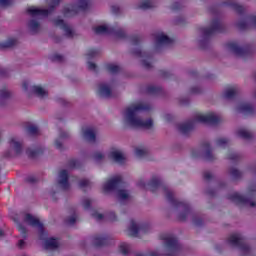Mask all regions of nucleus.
I'll return each mask as SVG.
<instances>
[{"mask_svg": "<svg viewBox=\"0 0 256 256\" xmlns=\"http://www.w3.org/2000/svg\"><path fill=\"white\" fill-rule=\"evenodd\" d=\"M148 187L152 193H155L158 189H162L163 193L166 195L167 201H169L174 209H181L182 212L178 215V219L180 221H187V216L191 213V206L185 201L175 199L173 192L169 190L167 184H164L159 176H152Z\"/></svg>", "mask_w": 256, "mask_h": 256, "instance_id": "obj_1", "label": "nucleus"}, {"mask_svg": "<svg viewBox=\"0 0 256 256\" xmlns=\"http://www.w3.org/2000/svg\"><path fill=\"white\" fill-rule=\"evenodd\" d=\"M149 109H151V107L144 104H136L126 108V121L130 127H134L135 129H151V127H153L152 119L143 121L136 117L137 111H149Z\"/></svg>", "mask_w": 256, "mask_h": 256, "instance_id": "obj_2", "label": "nucleus"}, {"mask_svg": "<svg viewBox=\"0 0 256 256\" xmlns=\"http://www.w3.org/2000/svg\"><path fill=\"white\" fill-rule=\"evenodd\" d=\"M195 123H204V125H219V123H221V118L215 115L213 112L198 114L194 120H188L182 124H179L178 131H180L182 135H188L190 131L195 129Z\"/></svg>", "mask_w": 256, "mask_h": 256, "instance_id": "obj_3", "label": "nucleus"}, {"mask_svg": "<svg viewBox=\"0 0 256 256\" xmlns=\"http://www.w3.org/2000/svg\"><path fill=\"white\" fill-rule=\"evenodd\" d=\"M226 30L227 28L225 27V24L221 22L219 17L212 20L210 27L200 28V31L204 37V39L200 40L199 42L201 49H205V47H207V43H209V37L215 35V33H225Z\"/></svg>", "mask_w": 256, "mask_h": 256, "instance_id": "obj_4", "label": "nucleus"}, {"mask_svg": "<svg viewBox=\"0 0 256 256\" xmlns=\"http://www.w3.org/2000/svg\"><path fill=\"white\" fill-rule=\"evenodd\" d=\"M160 239L164 241L165 247L168 251L165 256H177L179 251H181V244H179V239L173 234H162Z\"/></svg>", "mask_w": 256, "mask_h": 256, "instance_id": "obj_5", "label": "nucleus"}, {"mask_svg": "<svg viewBox=\"0 0 256 256\" xmlns=\"http://www.w3.org/2000/svg\"><path fill=\"white\" fill-rule=\"evenodd\" d=\"M96 35H115L117 39H127V34L123 29L113 27H107L105 25L97 26L93 28Z\"/></svg>", "mask_w": 256, "mask_h": 256, "instance_id": "obj_6", "label": "nucleus"}, {"mask_svg": "<svg viewBox=\"0 0 256 256\" xmlns=\"http://www.w3.org/2000/svg\"><path fill=\"white\" fill-rule=\"evenodd\" d=\"M227 241L232 247L240 249L242 253L248 254L251 252V247H249L247 240L241 234H231Z\"/></svg>", "mask_w": 256, "mask_h": 256, "instance_id": "obj_7", "label": "nucleus"}, {"mask_svg": "<svg viewBox=\"0 0 256 256\" xmlns=\"http://www.w3.org/2000/svg\"><path fill=\"white\" fill-rule=\"evenodd\" d=\"M61 3V0H52V4L49 9H39L35 7H30L27 9V13L32 17H48L55 11V7H57Z\"/></svg>", "mask_w": 256, "mask_h": 256, "instance_id": "obj_8", "label": "nucleus"}, {"mask_svg": "<svg viewBox=\"0 0 256 256\" xmlns=\"http://www.w3.org/2000/svg\"><path fill=\"white\" fill-rule=\"evenodd\" d=\"M226 47L227 49H229V51H232L234 55H236L237 57H243L244 59L246 57H249V55H251L252 52L250 45L239 47V45H237V43L235 42L226 43Z\"/></svg>", "mask_w": 256, "mask_h": 256, "instance_id": "obj_9", "label": "nucleus"}, {"mask_svg": "<svg viewBox=\"0 0 256 256\" xmlns=\"http://www.w3.org/2000/svg\"><path fill=\"white\" fill-rule=\"evenodd\" d=\"M24 221H25V223H28V225H31V227H37L39 229L40 239L44 240L45 237H47V232L45 231L43 223H41V221H39V219L35 218L31 214H26Z\"/></svg>", "mask_w": 256, "mask_h": 256, "instance_id": "obj_10", "label": "nucleus"}, {"mask_svg": "<svg viewBox=\"0 0 256 256\" xmlns=\"http://www.w3.org/2000/svg\"><path fill=\"white\" fill-rule=\"evenodd\" d=\"M119 187H125V182H123V177L116 176L110 180H108L103 185V191L104 193H109V191H117Z\"/></svg>", "mask_w": 256, "mask_h": 256, "instance_id": "obj_11", "label": "nucleus"}, {"mask_svg": "<svg viewBox=\"0 0 256 256\" xmlns=\"http://www.w3.org/2000/svg\"><path fill=\"white\" fill-rule=\"evenodd\" d=\"M229 201L236 203V205H250V207H256V203L249 200V198L242 196L238 192H234L228 195Z\"/></svg>", "mask_w": 256, "mask_h": 256, "instance_id": "obj_12", "label": "nucleus"}, {"mask_svg": "<svg viewBox=\"0 0 256 256\" xmlns=\"http://www.w3.org/2000/svg\"><path fill=\"white\" fill-rule=\"evenodd\" d=\"M151 226L149 224H142L140 226H137V223H135V220L130 221V227H129V232H130V237H137L140 233H147L150 231Z\"/></svg>", "mask_w": 256, "mask_h": 256, "instance_id": "obj_13", "label": "nucleus"}, {"mask_svg": "<svg viewBox=\"0 0 256 256\" xmlns=\"http://www.w3.org/2000/svg\"><path fill=\"white\" fill-rule=\"evenodd\" d=\"M111 243V237L109 235H96L93 237V245L94 247H106Z\"/></svg>", "mask_w": 256, "mask_h": 256, "instance_id": "obj_14", "label": "nucleus"}, {"mask_svg": "<svg viewBox=\"0 0 256 256\" xmlns=\"http://www.w3.org/2000/svg\"><path fill=\"white\" fill-rule=\"evenodd\" d=\"M54 25L56 27H60L65 32L66 37H73V30L63 19H55L54 20Z\"/></svg>", "mask_w": 256, "mask_h": 256, "instance_id": "obj_15", "label": "nucleus"}, {"mask_svg": "<svg viewBox=\"0 0 256 256\" xmlns=\"http://www.w3.org/2000/svg\"><path fill=\"white\" fill-rule=\"evenodd\" d=\"M60 180L58 181V184L62 187L64 191H67L69 189V173L67 170H61L59 173Z\"/></svg>", "mask_w": 256, "mask_h": 256, "instance_id": "obj_16", "label": "nucleus"}, {"mask_svg": "<svg viewBox=\"0 0 256 256\" xmlns=\"http://www.w3.org/2000/svg\"><path fill=\"white\" fill-rule=\"evenodd\" d=\"M155 39H156V45H158L159 47L163 45H172L174 41L173 39L169 38V36L163 33L156 34Z\"/></svg>", "mask_w": 256, "mask_h": 256, "instance_id": "obj_17", "label": "nucleus"}, {"mask_svg": "<svg viewBox=\"0 0 256 256\" xmlns=\"http://www.w3.org/2000/svg\"><path fill=\"white\" fill-rule=\"evenodd\" d=\"M237 0H226L223 5H227L228 7H231V9H234L238 15H243L245 13V7L237 4Z\"/></svg>", "mask_w": 256, "mask_h": 256, "instance_id": "obj_18", "label": "nucleus"}, {"mask_svg": "<svg viewBox=\"0 0 256 256\" xmlns=\"http://www.w3.org/2000/svg\"><path fill=\"white\" fill-rule=\"evenodd\" d=\"M9 145L14 149L15 155H21L23 153V144L15 140V138L9 140Z\"/></svg>", "mask_w": 256, "mask_h": 256, "instance_id": "obj_19", "label": "nucleus"}, {"mask_svg": "<svg viewBox=\"0 0 256 256\" xmlns=\"http://www.w3.org/2000/svg\"><path fill=\"white\" fill-rule=\"evenodd\" d=\"M98 94L100 97H105L106 99H109V97L112 96L111 88L107 86L106 84H99L98 86Z\"/></svg>", "mask_w": 256, "mask_h": 256, "instance_id": "obj_20", "label": "nucleus"}, {"mask_svg": "<svg viewBox=\"0 0 256 256\" xmlns=\"http://www.w3.org/2000/svg\"><path fill=\"white\" fill-rule=\"evenodd\" d=\"M109 157L110 159H113L115 163H119V165H123V163H125V156L119 151L110 152Z\"/></svg>", "mask_w": 256, "mask_h": 256, "instance_id": "obj_21", "label": "nucleus"}, {"mask_svg": "<svg viewBox=\"0 0 256 256\" xmlns=\"http://www.w3.org/2000/svg\"><path fill=\"white\" fill-rule=\"evenodd\" d=\"M82 132H83V137L84 139H86V141L95 143L97 139V135L95 134V131H93V129L86 128V129H83Z\"/></svg>", "mask_w": 256, "mask_h": 256, "instance_id": "obj_22", "label": "nucleus"}, {"mask_svg": "<svg viewBox=\"0 0 256 256\" xmlns=\"http://www.w3.org/2000/svg\"><path fill=\"white\" fill-rule=\"evenodd\" d=\"M202 149H204L206 151L205 152L206 161H215V156L211 152V144H209V142H203Z\"/></svg>", "mask_w": 256, "mask_h": 256, "instance_id": "obj_23", "label": "nucleus"}, {"mask_svg": "<svg viewBox=\"0 0 256 256\" xmlns=\"http://www.w3.org/2000/svg\"><path fill=\"white\" fill-rule=\"evenodd\" d=\"M67 138H69V132L60 131L59 138H57L54 142L56 149H59V151H63V142H61V139Z\"/></svg>", "mask_w": 256, "mask_h": 256, "instance_id": "obj_24", "label": "nucleus"}, {"mask_svg": "<svg viewBox=\"0 0 256 256\" xmlns=\"http://www.w3.org/2000/svg\"><path fill=\"white\" fill-rule=\"evenodd\" d=\"M238 111L245 115H253V113H255V108H253L251 104L242 103L238 106Z\"/></svg>", "mask_w": 256, "mask_h": 256, "instance_id": "obj_25", "label": "nucleus"}, {"mask_svg": "<svg viewBox=\"0 0 256 256\" xmlns=\"http://www.w3.org/2000/svg\"><path fill=\"white\" fill-rule=\"evenodd\" d=\"M45 152L44 148H36L34 150H31V148H28L26 150V155L29 157V159H35L36 157H39V155H43V153Z\"/></svg>", "mask_w": 256, "mask_h": 256, "instance_id": "obj_26", "label": "nucleus"}, {"mask_svg": "<svg viewBox=\"0 0 256 256\" xmlns=\"http://www.w3.org/2000/svg\"><path fill=\"white\" fill-rule=\"evenodd\" d=\"M59 241L56 238H48L44 242V249H58Z\"/></svg>", "mask_w": 256, "mask_h": 256, "instance_id": "obj_27", "label": "nucleus"}, {"mask_svg": "<svg viewBox=\"0 0 256 256\" xmlns=\"http://www.w3.org/2000/svg\"><path fill=\"white\" fill-rule=\"evenodd\" d=\"M32 91L34 94L37 95V97H40L43 99L44 97H48L49 93L43 89L41 86H32Z\"/></svg>", "mask_w": 256, "mask_h": 256, "instance_id": "obj_28", "label": "nucleus"}, {"mask_svg": "<svg viewBox=\"0 0 256 256\" xmlns=\"http://www.w3.org/2000/svg\"><path fill=\"white\" fill-rule=\"evenodd\" d=\"M146 92L148 95H162L163 88L160 86H147Z\"/></svg>", "mask_w": 256, "mask_h": 256, "instance_id": "obj_29", "label": "nucleus"}, {"mask_svg": "<svg viewBox=\"0 0 256 256\" xmlns=\"http://www.w3.org/2000/svg\"><path fill=\"white\" fill-rule=\"evenodd\" d=\"M223 97L224 99H235V97H237V88L231 87L226 89Z\"/></svg>", "mask_w": 256, "mask_h": 256, "instance_id": "obj_30", "label": "nucleus"}, {"mask_svg": "<svg viewBox=\"0 0 256 256\" xmlns=\"http://www.w3.org/2000/svg\"><path fill=\"white\" fill-rule=\"evenodd\" d=\"M132 53L136 57H144V59H148V61H151V59H153L152 53L143 52V51H141V49L133 50Z\"/></svg>", "mask_w": 256, "mask_h": 256, "instance_id": "obj_31", "label": "nucleus"}, {"mask_svg": "<svg viewBox=\"0 0 256 256\" xmlns=\"http://www.w3.org/2000/svg\"><path fill=\"white\" fill-rule=\"evenodd\" d=\"M17 45V39L10 38L4 43H0V49H11V47H15Z\"/></svg>", "mask_w": 256, "mask_h": 256, "instance_id": "obj_32", "label": "nucleus"}, {"mask_svg": "<svg viewBox=\"0 0 256 256\" xmlns=\"http://www.w3.org/2000/svg\"><path fill=\"white\" fill-rule=\"evenodd\" d=\"M237 136L240 137L241 139H252L253 138V134H251V132H249L243 128L237 130Z\"/></svg>", "mask_w": 256, "mask_h": 256, "instance_id": "obj_33", "label": "nucleus"}, {"mask_svg": "<svg viewBox=\"0 0 256 256\" xmlns=\"http://www.w3.org/2000/svg\"><path fill=\"white\" fill-rule=\"evenodd\" d=\"M106 69L109 73H112L113 75L119 73V71H121V67H119V65H115V64H106Z\"/></svg>", "mask_w": 256, "mask_h": 256, "instance_id": "obj_34", "label": "nucleus"}, {"mask_svg": "<svg viewBox=\"0 0 256 256\" xmlns=\"http://www.w3.org/2000/svg\"><path fill=\"white\" fill-rule=\"evenodd\" d=\"M28 27L32 33H38L40 24L36 20H30L28 23Z\"/></svg>", "mask_w": 256, "mask_h": 256, "instance_id": "obj_35", "label": "nucleus"}, {"mask_svg": "<svg viewBox=\"0 0 256 256\" xmlns=\"http://www.w3.org/2000/svg\"><path fill=\"white\" fill-rule=\"evenodd\" d=\"M131 249V245L125 242H122L119 246V251L122 255H129V250Z\"/></svg>", "mask_w": 256, "mask_h": 256, "instance_id": "obj_36", "label": "nucleus"}, {"mask_svg": "<svg viewBox=\"0 0 256 256\" xmlns=\"http://www.w3.org/2000/svg\"><path fill=\"white\" fill-rule=\"evenodd\" d=\"M153 7H155L153 5V2L149 1V0H145L144 2H142V4H140L138 6V9H143L144 11L147 9H153Z\"/></svg>", "mask_w": 256, "mask_h": 256, "instance_id": "obj_37", "label": "nucleus"}, {"mask_svg": "<svg viewBox=\"0 0 256 256\" xmlns=\"http://www.w3.org/2000/svg\"><path fill=\"white\" fill-rule=\"evenodd\" d=\"M11 98V92L7 91V88L0 90V101Z\"/></svg>", "mask_w": 256, "mask_h": 256, "instance_id": "obj_38", "label": "nucleus"}, {"mask_svg": "<svg viewBox=\"0 0 256 256\" xmlns=\"http://www.w3.org/2000/svg\"><path fill=\"white\" fill-rule=\"evenodd\" d=\"M228 159L234 163H239V161H241V155L239 153H229Z\"/></svg>", "mask_w": 256, "mask_h": 256, "instance_id": "obj_39", "label": "nucleus"}, {"mask_svg": "<svg viewBox=\"0 0 256 256\" xmlns=\"http://www.w3.org/2000/svg\"><path fill=\"white\" fill-rule=\"evenodd\" d=\"M216 144L218 145V147H227L229 145V139L227 138H219L216 140Z\"/></svg>", "mask_w": 256, "mask_h": 256, "instance_id": "obj_40", "label": "nucleus"}, {"mask_svg": "<svg viewBox=\"0 0 256 256\" xmlns=\"http://www.w3.org/2000/svg\"><path fill=\"white\" fill-rule=\"evenodd\" d=\"M236 26L240 31H246V29H249V24L245 20L239 21Z\"/></svg>", "mask_w": 256, "mask_h": 256, "instance_id": "obj_41", "label": "nucleus"}, {"mask_svg": "<svg viewBox=\"0 0 256 256\" xmlns=\"http://www.w3.org/2000/svg\"><path fill=\"white\" fill-rule=\"evenodd\" d=\"M17 229H18L19 233L22 235V237L24 239H26L27 238V228H25V226H23V224L18 223Z\"/></svg>", "mask_w": 256, "mask_h": 256, "instance_id": "obj_42", "label": "nucleus"}, {"mask_svg": "<svg viewBox=\"0 0 256 256\" xmlns=\"http://www.w3.org/2000/svg\"><path fill=\"white\" fill-rule=\"evenodd\" d=\"M135 153H136V156L140 158L147 157V155H149V151L147 149L137 148Z\"/></svg>", "mask_w": 256, "mask_h": 256, "instance_id": "obj_43", "label": "nucleus"}, {"mask_svg": "<svg viewBox=\"0 0 256 256\" xmlns=\"http://www.w3.org/2000/svg\"><path fill=\"white\" fill-rule=\"evenodd\" d=\"M69 169H79V160L77 159H70L68 161Z\"/></svg>", "mask_w": 256, "mask_h": 256, "instance_id": "obj_44", "label": "nucleus"}, {"mask_svg": "<svg viewBox=\"0 0 256 256\" xmlns=\"http://www.w3.org/2000/svg\"><path fill=\"white\" fill-rule=\"evenodd\" d=\"M50 60L54 63H63V55L53 54L52 56H50Z\"/></svg>", "mask_w": 256, "mask_h": 256, "instance_id": "obj_45", "label": "nucleus"}, {"mask_svg": "<svg viewBox=\"0 0 256 256\" xmlns=\"http://www.w3.org/2000/svg\"><path fill=\"white\" fill-rule=\"evenodd\" d=\"M230 175H231V177L232 178H234V179H241V171H239L238 169H236V168H232L231 170H230Z\"/></svg>", "mask_w": 256, "mask_h": 256, "instance_id": "obj_46", "label": "nucleus"}, {"mask_svg": "<svg viewBox=\"0 0 256 256\" xmlns=\"http://www.w3.org/2000/svg\"><path fill=\"white\" fill-rule=\"evenodd\" d=\"M99 55V50L95 48H90L87 52V57L89 59H93V57H97Z\"/></svg>", "mask_w": 256, "mask_h": 256, "instance_id": "obj_47", "label": "nucleus"}, {"mask_svg": "<svg viewBox=\"0 0 256 256\" xmlns=\"http://www.w3.org/2000/svg\"><path fill=\"white\" fill-rule=\"evenodd\" d=\"M27 131L30 135H37L39 133V128L34 125H30L27 127Z\"/></svg>", "mask_w": 256, "mask_h": 256, "instance_id": "obj_48", "label": "nucleus"}, {"mask_svg": "<svg viewBox=\"0 0 256 256\" xmlns=\"http://www.w3.org/2000/svg\"><path fill=\"white\" fill-rule=\"evenodd\" d=\"M130 40L132 41V45L137 46L141 44V36L139 35L131 36Z\"/></svg>", "mask_w": 256, "mask_h": 256, "instance_id": "obj_49", "label": "nucleus"}, {"mask_svg": "<svg viewBox=\"0 0 256 256\" xmlns=\"http://www.w3.org/2000/svg\"><path fill=\"white\" fill-rule=\"evenodd\" d=\"M118 199H129V194L125 190H118Z\"/></svg>", "mask_w": 256, "mask_h": 256, "instance_id": "obj_50", "label": "nucleus"}, {"mask_svg": "<svg viewBox=\"0 0 256 256\" xmlns=\"http://www.w3.org/2000/svg\"><path fill=\"white\" fill-rule=\"evenodd\" d=\"M79 187L84 189V187H91V182L88 179L80 180Z\"/></svg>", "mask_w": 256, "mask_h": 256, "instance_id": "obj_51", "label": "nucleus"}, {"mask_svg": "<svg viewBox=\"0 0 256 256\" xmlns=\"http://www.w3.org/2000/svg\"><path fill=\"white\" fill-rule=\"evenodd\" d=\"M106 219H108V221H117V214H115V212H109L106 214Z\"/></svg>", "mask_w": 256, "mask_h": 256, "instance_id": "obj_52", "label": "nucleus"}, {"mask_svg": "<svg viewBox=\"0 0 256 256\" xmlns=\"http://www.w3.org/2000/svg\"><path fill=\"white\" fill-rule=\"evenodd\" d=\"M193 223L196 225V227H201L203 225V219L193 216Z\"/></svg>", "mask_w": 256, "mask_h": 256, "instance_id": "obj_53", "label": "nucleus"}, {"mask_svg": "<svg viewBox=\"0 0 256 256\" xmlns=\"http://www.w3.org/2000/svg\"><path fill=\"white\" fill-rule=\"evenodd\" d=\"M203 179L204 181H211V179H213V174H211L209 171H206L203 173Z\"/></svg>", "mask_w": 256, "mask_h": 256, "instance_id": "obj_54", "label": "nucleus"}, {"mask_svg": "<svg viewBox=\"0 0 256 256\" xmlns=\"http://www.w3.org/2000/svg\"><path fill=\"white\" fill-rule=\"evenodd\" d=\"M76 222H77V216H75V215L69 217L66 220V223H68L69 225H75Z\"/></svg>", "mask_w": 256, "mask_h": 256, "instance_id": "obj_55", "label": "nucleus"}, {"mask_svg": "<svg viewBox=\"0 0 256 256\" xmlns=\"http://www.w3.org/2000/svg\"><path fill=\"white\" fill-rule=\"evenodd\" d=\"M136 256H161L159 254H157V252H148V253H138L136 254Z\"/></svg>", "mask_w": 256, "mask_h": 256, "instance_id": "obj_56", "label": "nucleus"}, {"mask_svg": "<svg viewBox=\"0 0 256 256\" xmlns=\"http://www.w3.org/2000/svg\"><path fill=\"white\" fill-rule=\"evenodd\" d=\"M9 76V70L6 68L0 67V77H8Z\"/></svg>", "mask_w": 256, "mask_h": 256, "instance_id": "obj_57", "label": "nucleus"}, {"mask_svg": "<svg viewBox=\"0 0 256 256\" xmlns=\"http://www.w3.org/2000/svg\"><path fill=\"white\" fill-rule=\"evenodd\" d=\"M172 11H179L181 9V3L180 2H174L171 6Z\"/></svg>", "mask_w": 256, "mask_h": 256, "instance_id": "obj_58", "label": "nucleus"}, {"mask_svg": "<svg viewBox=\"0 0 256 256\" xmlns=\"http://www.w3.org/2000/svg\"><path fill=\"white\" fill-rule=\"evenodd\" d=\"M103 153H101V152H96V153H94V155H93V158L95 159V161H101V159H103Z\"/></svg>", "mask_w": 256, "mask_h": 256, "instance_id": "obj_59", "label": "nucleus"}, {"mask_svg": "<svg viewBox=\"0 0 256 256\" xmlns=\"http://www.w3.org/2000/svg\"><path fill=\"white\" fill-rule=\"evenodd\" d=\"M92 217L96 219V221H101L103 219V214H99L98 212L92 213Z\"/></svg>", "mask_w": 256, "mask_h": 256, "instance_id": "obj_60", "label": "nucleus"}, {"mask_svg": "<svg viewBox=\"0 0 256 256\" xmlns=\"http://www.w3.org/2000/svg\"><path fill=\"white\" fill-rule=\"evenodd\" d=\"M26 183H37V177L31 175L26 178Z\"/></svg>", "mask_w": 256, "mask_h": 256, "instance_id": "obj_61", "label": "nucleus"}, {"mask_svg": "<svg viewBox=\"0 0 256 256\" xmlns=\"http://www.w3.org/2000/svg\"><path fill=\"white\" fill-rule=\"evenodd\" d=\"M83 207H84V209H91V200L90 199H85L83 201Z\"/></svg>", "mask_w": 256, "mask_h": 256, "instance_id": "obj_62", "label": "nucleus"}, {"mask_svg": "<svg viewBox=\"0 0 256 256\" xmlns=\"http://www.w3.org/2000/svg\"><path fill=\"white\" fill-rule=\"evenodd\" d=\"M88 69L89 71H97V64L93 62H88Z\"/></svg>", "mask_w": 256, "mask_h": 256, "instance_id": "obj_63", "label": "nucleus"}, {"mask_svg": "<svg viewBox=\"0 0 256 256\" xmlns=\"http://www.w3.org/2000/svg\"><path fill=\"white\" fill-rule=\"evenodd\" d=\"M142 65L145 69H151L152 67L149 61H147V59L142 60Z\"/></svg>", "mask_w": 256, "mask_h": 256, "instance_id": "obj_64", "label": "nucleus"}]
</instances>
